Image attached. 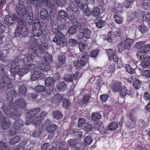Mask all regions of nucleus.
<instances>
[{"instance_id": "obj_6", "label": "nucleus", "mask_w": 150, "mask_h": 150, "mask_svg": "<svg viewBox=\"0 0 150 150\" xmlns=\"http://www.w3.org/2000/svg\"><path fill=\"white\" fill-rule=\"evenodd\" d=\"M40 111V108H37L30 110L27 115V118L25 122V124L27 125H30L34 121H37L38 119L37 117V114Z\"/></svg>"}, {"instance_id": "obj_64", "label": "nucleus", "mask_w": 150, "mask_h": 150, "mask_svg": "<svg viewBox=\"0 0 150 150\" xmlns=\"http://www.w3.org/2000/svg\"><path fill=\"white\" fill-rule=\"evenodd\" d=\"M142 49L146 53V52H147L150 51V45L148 44L147 45H145L142 46Z\"/></svg>"}, {"instance_id": "obj_33", "label": "nucleus", "mask_w": 150, "mask_h": 150, "mask_svg": "<svg viewBox=\"0 0 150 150\" xmlns=\"http://www.w3.org/2000/svg\"><path fill=\"white\" fill-rule=\"evenodd\" d=\"M40 15L41 18L43 20L47 19L49 16L47 11L45 9H42L41 11Z\"/></svg>"}, {"instance_id": "obj_60", "label": "nucleus", "mask_w": 150, "mask_h": 150, "mask_svg": "<svg viewBox=\"0 0 150 150\" xmlns=\"http://www.w3.org/2000/svg\"><path fill=\"white\" fill-rule=\"evenodd\" d=\"M125 68L127 71L129 73L134 74V70L132 69L129 64L126 65Z\"/></svg>"}, {"instance_id": "obj_46", "label": "nucleus", "mask_w": 150, "mask_h": 150, "mask_svg": "<svg viewBox=\"0 0 150 150\" xmlns=\"http://www.w3.org/2000/svg\"><path fill=\"white\" fill-rule=\"evenodd\" d=\"M128 93L127 90L125 87H122L120 90V95L123 97H125Z\"/></svg>"}, {"instance_id": "obj_40", "label": "nucleus", "mask_w": 150, "mask_h": 150, "mask_svg": "<svg viewBox=\"0 0 150 150\" xmlns=\"http://www.w3.org/2000/svg\"><path fill=\"white\" fill-rule=\"evenodd\" d=\"M17 128H19L21 129V127L23 125V122L21 119H18L14 122V125Z\"/></svg>"}, {"instance_id": "obj_42", "label": "nucleus", "mask_w": 150, "mask_h": 150, "mask_svg": "<svg viewBox=\"0 0 150 150\" xmlns=\"http://www.w3.org/2000/svg\"><path fill=\"white\" fill-rule=\"evenodd\" d=\"M53 115L54 117L56 119H61L62 117V114L59 111H57L53 112Z\"/></svg>"}, {"instance_id": "obj_8", "label": "nucleus", "mask_w": 150, "mask_h": 150, "mask_svg": "<svg viewBox=\"0 0 150 150\" xmlns=\"http://www.w3.org/2000/svg\"><path fill=\"white\" fill-rule=\"evenodd\" d=\"M1 85L2 87H7L8 88H10L11 86L10 85L11 84V80L9 77L6 75H3L1 80Z\"/></svg>"}, {"instance_id": "obj_38", "label": "nucleus", "mask_w": 150, "mask_h": 150, "mask_svg": "<svg viewBox=\"0 0 150 150\" xmlns=\"http://www.w3.org/2000/svg\"><path fill=\"white\" fill-rule=\"evenodd\" d=\"M20 138L19 136H16L10 140L9 141V143L11 144H15L18 142L20 141Z\"/></svg>"}, {"instance_id": "obj_18", "label": "nucleus", "mask_w": 150, "mask_h": 150, "mask_svg": "<svg viewBox=\"0 0 150 150\" xmlns=\"http://www.w3.org/2000/svg\"><path fill=\"white\" fill-rule=\"evenodd\" d=\"M41 72L39 70L35 71L33 74L31 75V79L32 80H36L40 78L42 76Z\"/></svg>"}, {"instance_id": "obj_1", "label": "nucleus", "mask_w": 150, "mask_h": 150, "mask_svg": "<svg viewBox=\"0 0 150 150\" xmlns=\"http://www.w3.org/2000/svg\"><path fill=\"white\" fill-rule=\"evenodd\" d=\"M24 62L23 59L21 60H19L18 58H16L11 63L12 67L11 69V71L13 72V74H17L20 76H23L27 74L29 70L33 69L35 67V65L31 64L27 65L21 68V62Z\"/></svg>"}, {"instance_id": "obj_48", "label": "nucleus", "mask_w": 150, "mask_h": 150, "mask_svg": "<svg viewBox=\"0 0 150 150\" xmlns=\"http://www.w3.org/2000/svg\"><path fill=\"white\" fill-rule=\"evenodd\" d=\"M36 92H41L45 90V87L41 85H37L36 86L35 88Z\"/></svg>"}, {"instance_id": "obj_63", "label": "nucleus", "mask_w": 150, "mask_h": 150, "mask_svg": "<svg viewBox=\"0 0 150 150\" xmlns=\"http://www.w3.org/2000/svg\"><path fill=\"white\" fill-rule=\"evenodd\" d=\"M0 150H9V149L4 144L0 141Z\"/></svg>"}, {"instance_id": "obj_52", "label": "nucleus", "mask_w": 150, "mask_h": 150, "mask_svg": "<svg viewBox=\"0 0 150 150\" xmlns=\"http://www.w3.org/2000/svg\"><path fill=\"white\" fill-rule=\"evenodd\" d=\"M114 18H115L116 22L118 24H120L122 23L123 21V18L121 16H119L115 15H114Z\"/></svg>"}, {"instance_id": "obj_61", "label": "nucleus", "mask_w": 150, "mask_h": 150, "mask_svg": "<svg viewBox=\"0 0 150 150\" xmlns=\"http://www.w3.org/2000/svg\"><path fill=\"white\" fill-rule=\"evenodd\" d=\"M128 127L129 128H133L134 127L136 126L135 121L129 120L127 124Z\"/></svg>"}, {"instance_id": "obj_7", "label": "nucleus", "mask_w": 150, "mask_h": 150, "mask_svg": "<svg viewBox=\"0 0 150 150\" xmlns=\"http://www.w3.org/2000/svg\"><path fill=\"white\" fill-rule=\"evenodd\" d=\"M32 33L34 36L38 37L42 34V31L40 29V23L38 19H35L34 21Z\"/></svg>"}, {"instance_id": "obj_35", "label": "nucleus", "mask_w": 150, "mask_h": 150, "mask_svg": "<svg viewBox=\"0 0 150 150\" xmlns=\"http://www.w3.org/2000/svg\"><path fill=\"white\" fill-rule=\"evenodd\" d=\"M84 145L80 143H75L73 146L74 150H81L84 149Z\"/></svg>"}, {"instance_id": "obj_50", "label": "nucleus", "mask_w": 150, "mask_h": 150, "mask_svg": "<svg viewBox=\"0 0 150 150\" xmlns=\"http://www.w3.org/2000/svg\"><path fill=\"white\" fill-rule=\"evenodd\" d=\"M134 1V0H127L124 2L125 6L126 8H129L132 6Z\"/></svg>"}, {"instance_id": "obj_51", "label": "nucleus", "mask_w": 150, "mask_h": 150, "mask_svg": "<svg viewBox=\"0 0 150 150\" xmlns=\"http://www.w3.org/2000/svg\"><path fill=\"white\" fill-rule=\"evenodd\" d=\"M118 125L115 122H113L111 123L109 127V129L111 130H113L116 129L118 127Z\"/></svg>"}, {"instance_id": "obj_34", "label": "nucleus", "mask_w": 150, "mask_h": 150, "mask_svg": "<svg viewBox=\"0 0 150 150\" xmlns=\"http://www.w3.org/2000/svg\"><path fill=\"white\" fill-rule=\"evenodd\" d=\"M27 93V89L23 85L20 86L19 87V94L20 95L25 96Z\"/></svg>"}, {"instance_id": "obj_3", "label": "nucleus", "mask_w": 150, "mask_h": 150, "mask_svg": "<svg viewBox=\"0 0 150 150\" xmlns=\"http://www.w3.org/2000/svg\"><path fill=\"white\" fill-rule=\"evenodd\" d=\"M16 11L21 17H24L26 22L30 24L33 23V17L29 13L28 9L24 6L21 5L17 7Z\"/></svg>"}, {"instance_id": "obj_15", "label": "nucleus", "mask_w": 150, "mask_h": 150, "mask_svg": "<svg viewBox=\"0 0 150 150\" xmlns=\"http://www.w3.org/2000/svg\"><path fill=\"white\" fill-rule=\"evenodd\" d=\"M47 114V113L45 111L42 112L40 115L37 117L38 120H37L34 123V125L35 127L40 126L41 125V120L44 118Z\"/></svg>"}, {"instance_id": "obj_30", "label": "nucleus", "mask_w": 150, "mask_h": 150, "mask_svg": "<svg viewBox=\"0 0 150 150\" xmlns=\"http://www.w3.org/2000/svg\"><path fill=\"white\" fill-rule=\"evenodd\" d=\"M93 140V139L92 137L90 135H88L85 137L83 142L85 145H88L91 144Z\"/></svg>"}, {"instance_id": "obj_5", "label": "nucleus", "mask_w": 150, "mask_h": 150, "mask_svg": "<svg viewBox=\"0 0 150 150\" xmlns=\"http://www.w3.org/2000/svg\"><path fill=\"white\" fill-rule=\"evenodd\" d=\"M57 25L56 28L53 27L52 31L54 33L56 36L53 38L52 41L57 45H63L66 43L65 40L64 35L57 28Z\"/></svg>"}, {"instance_id": "obj_14", "label": "nucleus", "mask_w": 150, "mask_h": 150, "mask_svg": "<svg viewBox=\"0 0 150 150\" xmlns=\"http://www.w3.org/2000/svg\"><path fill=\"white\" fill-rule=\"evenodd\" d=\"M57 90L59 91H63L67 88V85L64 81L59 82L56 85Z\"/></svg>"}, {"instance_id": "obj_41", "label": "nucleus", "mask_w": 150, "mask_h": 150, "mask_svg": "<svg viewBox=\"0 0 150 150\" xmlns=\"http://www.w3.org/2000/svg\"><path fill=\"white\" fill-rule=\"evenodd\" d=\"M57 126L54 124H52L48 127L47 131L50 133H52L54 132L57 129Z\"/></svg>"}, {"instance_id": "obj_36", "label": "nucleus", "mask_w": 150, "mask_h": 150, "mask_svg": "<svg viewBox=\"0 0 150 150\" xmlns=\"http://www.w3.org/2000/svg\"><path fill=\"white\" fill-rule=\"evenodd\" d=\"M91 118L93 120L96 121L101 119V115L98 113H93L91 116Z\"/></svg>"}, {"instance_id": "obj_58", "label": "nucleus", "mask_w": 150, "mask_h": 150, "mask_svg": "<svg viewBox=\"0 0 150 150\" xmlns=\"http://www.w3.org/2000/svg\"><path fill=\"white\" fill-rule=\"evenodd\" d=\"M139 31L142 33H144L147 31V28L144 25H139Z\"/></svg>"}, {"instance_id": "obj_4", "label": "nucleus", "mask_w": 150, "mask_h": 150, "mask_svg": "<svg viewBox=\"0 0 150 150\" xmlns=\"http://www.w3.org/2000/svg\"><path fill=\"white\" fill-rule=\"evenodd\" d=\"M2 108L6 114L10 115L11 117L14 119H16L21 115L19 111L8 103H3Z\"/></svg>"}, {"instance_id": "obj_9", "label": "nucleus", "mask_w": 150, "mask_h": 150, "mask_svg": "<svg viewBox=\"0 0 150 150\" xmlns=\"http://www.w3.org/2000/svg\"><path fill=\"white\" fill-rule=\"evenodd\" d=\"M27 32V29L25 26L23 25H21L17 27L15 33L16 36L18 37L26 34Z\"/></svg>"}, {"instance_id": "obj_44", "label": "nucleus", "mask_w": 150, "mask_h": 150, "mask_svg": "<svg viewBox=\"0 0 150 150\" xmlns=\"http://www.w3.org/2000/svg\"><path fill=\"white\" fill-rule=\"evenodd\" d=\"M128 16L132 19H134L135 17L139 16L138 13H136L134 11H129L128 14Z\"/></svg>"}, {"instance_id": "obj_22", "label": "nucleus", "mask_w": 150, "mask_h": 150, "mask_svg": "<svg viewBox=\"0 0 150 150\" xmlns=\"http://www.w3.org/2000/svg\"><path fill=\"white\" fill-rule=\"evenodd\" d=\"M11 125V121L8 119H4L3 121L2 127L4 129H8Z\"/></svg>"}, {"instance_id": "obj_53", "label": "nucleus", "mask_w": 150, "mask_h": 150, "mask_svg": "<svg viewBox=\"0 0 150 150\" xmlns=\"http://www.w3.org/2000/svg\"><path fill=\"white\" fill-rule=\"evenodd\" d=\"M129 115L130 120L135 121V120L136 119V116L134 110H132L130 111Z\"/></svg>"}, {"instance_id": "obj_31", "label": "nucleus", "mask_w": 150, "mask_h": 150, "mask_svg": "<svg viewBox=\"0 0 150 150\" xmlns=\"http://www.w3.org/2000/svg\"><path fill=\"white\" fill-rule=\"evenodd\" d=\"M122 87V84L120 83H115L112 86V88L115 92H118Z\"/></svg>"}, {"instance_id": "obj_25", "label": "nucleus", "mask_w": 150, "mask_h": 150, "mask_svg": "<svg viewBox=\"0 0 150 150\" xmlns=\"http://www.w3.org/2000/svg\"><path fill=\"white\" fill-rule=\"evenodd\" d=\"M123 11L122 6L118 4H116L115 7L113 9L112 11L115 13H120Z\"/></svg>"}, {"instance_id": "obj_32", "label": "nucleus", "mask_w": 150, "mask_h": 150, "mask_svg": "<svg viewBox=\"0 0 150 150\" xmlns=\"http://www.w3.org/2000/svg\"><path fill=\"white\" fill-rule=\"evenodd\" d=\"M133 42V40L132 39L127 38L125 39V44L127 48V50L129 49Z\"/></svg>"}, {"instance_id": "obj_26", "label": "nucleus", "mask_w": 150, "mask_h": 150, "mask_svg": "<svg viewBox=\"0 0 150 150\" xmlns=\"http://www.w3.org/2000/svg\"><path fill=\"white\" fill-rule=\"evenodd\" d=\"M55 82L54 79L51 77H49L45 80V84L46 86H49L50 85H53Z\"/></svg>"}, {"instance_id": "obj_11", "label": "nucleus", "mask_w": 150, "mask_h": 150, "mask_svg": "<svg viewBox=\"0 0 150 150\" xmlns=\"http://www.w3.org/2000/svg\"><path fill=\"white\" fill-rule=\"evenodd\" d=\"M31 3L38 6L40 4L46 5L49 6L51 4V1L50 0H29Z\"/></svg>"}, {"instance_id": "obj_2", "label": "nucleus", "mask_w": 150, "mask_h": 150, "mask_svg": "<svg viewBox=\"0 0 150 150\" xmlns=\"http://www.w3.org/2000/svg\"><path fill=\"white\" fill-rule=\"evenodd\" d=\"M29 42L30 47L32 51L27 54L24 55L23 60L25 63H29L34 61L37 57V53L39 52L40 46L38 40L34 37H32Z\"/></svg>"}, {"instance_id": "obj_37", "label": "nucleus", "mask_w": 150, "mask_h": 150, "mask_svg": "<svg viewBox=\"0 0 150 150\" xmlns=\"http://www.w3.org/2000/svg\"><path fill=\"white\" fill-rule=\"evenodd\" d=\"M106 51L107 52L109 57V60L111 61L112 59V56L116 53L117 52L115 51H113L111 49H108L106 50Z\"/></svg>"}, {"instance_id": "obj_29", "label": "nucleus", "mask_w": 150, "mask_h": 150, "mask_svg": "<svg viewBox=\"0 0 150 150\" xmlns=\"http://www.w3.org/2000/svg\"><path fill=\"white\" fill-rule=\"evenodd\" d=\"M83 34L85 37L87 38H90L91 35V30L86 28L83 30Z\"/></svg>"}, {"instance_id": "obj_54", "label": "nucleus", "mask_w": 150, "mask_h": 150, "mask_svg": "<svg viewBox=\"0 0 150 150\" xmlns=\"http://www.w3.org/2000/svg\"><path fill=\"white\" fill-rule=\"evenodd\" d=\"M48 47V45L46 43L41 44L40 45L39 52L41 53H43L44 51H43L42 50L47 49V48Z\"/></svg>"}, {"instance_id": "obj_39", "label": "nucleus", "mask_w": 150, "mask_h": 150, "mask_svg": "<svg viewBox=\"0 0 150 150\" xmlns=\"http://www.w3.org/2000/svg\"><path fill=\"white\" fill-rule=\"evenodd\" d=\"M144 8L147 10L150 8V0H144L142 4Z\"/></svg>"}, {"instance_id": "obj_17", "label": "nucleus", "mask_w": 150, "mask_h": 150, "mask_svg": "<svg viewBox=\"0 0 150 150\" xmlns=\"http://www.w3.org/2000/svg\"><path fill=\"white\" fill-rule=\"evenodd\" d=\"M88 57L89 55L87 54H85L83 55L79 63V65L80 64L81 67V66H84L86 64L88 61Z\"/></svg>"}, {"instance_id": "obj_59", "label": "nucleus", "mask_w": 150, "mask_h": 150, "mask_svg": "<svg viewBox=\"0 0 150 150\" xmlns=\"http://www.w3.org/2000/svg\"><path fill=\"white\" fill-rule=\"evenodd\" d=\"M77 42L76 40L72 38L69 39V44L71 47L75 46L77 44Z\"/></svg>"}, {"instance_id": "obj_49", "label": "nucleus", "mask_w": 150, "mask_h": 150, "mask_svg": "<svg viewBox=\"0 0 150 150\" xmlns=\"http://www.w3.org/2000/svg\"><path fill=\"white\" fill-rule=\"evenodd\" d=\"M118 48L119 51L120 52L125 49L127 50V48L126 47V46H125V43L123 42H121L119 43L118 45Z\"/></svg>"}, {"instance_id": "obj_62", "label": "nucleus", "mask_w": 150, "mask_h": 150, "mask_svg": "<svg viewBox=\"0 0 150 150\" xmlns=\"http://www.w3.org/2000/svg\"><path fill=\"white\" fill-rule=\"evenodd\" d=\"M86 122L85 119L83 118H80L78 120V125L79 126H82Z\"/></svg>"}, {"instance_id": "obj_43", "label": "nucleus", "mask_w": 150, "mask_h": 150, "mask_svg": "<svg viewBox=\"0 0 150 150\" xmlns=\"http://www.w3.org/2000/svg\"><path fill=\"white\" fill-rule=\"evenodd\" d=\"M141 82L138 80H137L133 82V86L136 89H138L141 87Z\"/></svg>"}, {"instance_id": "obj_23", "label": "nucleus", "mask_w": 150, "mask_h": 150, "mask_svg": "<svg viewBox=\"0 0 150 150\" xmlns=\"http://www.w3.org/2000/svg\"><path fill=\"white\" fill-rule=\"evenodd\" d=\"M14 20L9 15L6 16L4 19V22L6 24L10 25L14 23Z\"/></svg>"}, {"instance_id": "obj_56", "label": "nucleus", "mask_w": 150, "mask_h": 150, "mask_svg": "<svg viewBox=\"0 0 150 150\" xmlns=\"http://www.w3.org/2000/svg\"><path fill=\"white\" fill-rule=\"evenodd\" d=\"M100 13V10L98 7H96L93 8L92 12V14L93 16H97Z\"/></svg>"}, {"instance_id": "obj_21", "label": "nucleus", "mask_w": 150, "mask_h": 150, "mask_svg": "<svg viewBox=\"0 0 150 150\" xmlns=\"http://www.w3.org/2000/svg\"><path fill=\"white\" fill-rule=\"evenodd\" d=\"M41 54L45 61L50 63L52 61V57L48 52L43 51Z\"/></svg>"}, {"instance_id": "obj_28", "label": "nucleus", "mask_w": 150, "mask_h": 150, "mask_svg": "<svg viewBox=\"0 0 150 150\" xmlns=\"http://www.w3.org/2000/svg\"><path fill=\"white\" fill-rule=\"evenodd\" d=\"M59 16L64 20H66L69 16L67 13L63 10H60L58 12Z\"/></svg>"}, {"instance_id": "obj_55", "label": "nucleus", "mask_w": 150, "mask_h": 150, "mask_svg": "<svg viewBox=\"0 0 150 150\" xmlns=\"http://www.w3.org/2000/svg\"><path fill=\"white\" fill-rule=\"evenodd\" d=\"M96 26L99 28H101L104 26L105 24V22L103 20L99 21L96 23Z\"/></svg>"}, {"instance_id": "obj_20", "label": "nucleus", "mask_w": 150, "mask_h": 150, "mask_svg": "<svg viewBox=\"0 0 150 150\" xmlns=\"http://www.w3.org/2000/svg\"><path fill=\"white\" fill-rule=\"evenodd\" d=\"M20 131L19 128H17L13 125V126L11 128L9 131V134L11 136L15 135L19 133Z\"/></svg>"}, {"instance_id": "obj_13", "label": "nucleus", "mask_w": 150, "mask_h": 150, "mask_svg": "<svg viewBox=\"0 0 150 150\" xmlns=\"http://www.w3.org/2000/svg\"><path fill=\"white\" fill-rule=\"evenodd\" d=\"M71 23L77 29L81 30L84 27V23L78 21L75 19H74L71 21Z\"/></svg>"}, {"instance_id": "obj_10", "label": "nucleus", "mask_w": 150, "mask_h": 150, "mask_svg": "<svg viewBox=\"0 0 150 150\" xmlns=\"http://www.w3.org/2000/svg\"><path fill=\"white\" fill-rule=\"evenodd\" d=\"M27 103L25 100L22 98L16 99L15 101V105L16 108H24L26 106Z\"/></svg>"}, {"instance_id": "obj_47", "label": "nucleus", "mask_w": 150, "mask_h": 150, "mask_svg": "<svg viewBox=\"0 0 150 150\" xmlns=\"http://www.w3.org/2000/svg\"><path fill=\"white\" fill-rule=\"evenodd\" d=\"M64 79L66 82H72V78L70 74H68L64 75Z\"/></svg>"}, {"instance_id": "obj_12", "label": "nucleus", "mask_w": 150, "mask_h": 150, "mask_svg": "<svg viewBox=\"0 0 150 150\" xmlns=\"http://www.w3.org/2000/svg\"><path fill=\"white\" fill-rule=\"evenodd\" d=\"M93 128L96 130H100L101 133L104 134L105 132V129L104 128V127L101 122H99L94 124Z\"/></svg>"}, {"instance_id": "obj_24", "label": "nucleus", "mask_w": 150, "mask_h": 150, "mask_svg": "<svg viewBox=\"0 0 150 150\" xmlns=\"http://www.w3.org/2000/svg\"><path fill=\"white\" fill-rule=\"evenodd\" d=\"M40 70L43 71H47L50 69V65L49 63L44 62L40 64Z\"/></svg>"}, {"instance_id": "obj_45", "label": "nucleus", "mask_w": 150, "mask_h": 150, "mask_svg": "<svg viewBox=\"0 0 150 150\" xmlns=\"http://www.w3.org/2000/svg\"><path fill=\"white\" fill-rule=\"evenodd\" d=\"M71 103L68 99H66L63 100V107L67 109L70 106Z\"/></svg>"}, {"instance_id": "obj_16", "label": "nucleus", "mask_w": 150, "mask_h": 150, "mask_svg": "<svg viewBox=\"0 0 150 150\" xmlns=\"http://www.w3.org/2000/svg\"><path fill=\"white\" fill-rule=\"evenodd\" d=\"M140 66L142 69L146 68L150 66V56H147L145 59L142 61Z\"/></svg>"}, {"instance_id": "obj_57", "label": "nucleus", "mask_w": 150, "mask_h": 150, "mask_svg": "<svg viewBox=\"0 0 150 150\" xmlns=\"http://www.w3.org/2000/svg\"><path fill=\"white\" fill-rule=\"evenodd\" d=\"M58 58L59 62L62 64H63L64 63L66 60L65 56L63 55H60L58 56Z\"/></svg>"}, {"instance_id": "obj_19", "label": "nucleus", "mask_w": 150, "mask_h": 150, "mask_svg": "<svg viewBox=\"0 0 150 150\" xmlns=\"http://www.w3.org/2000/svg\"><path fill=\"white\" fill-rule=\"evenodd\" d=\"M145 52L143 50H139L137 52L136 55L138 59L140 60L145 59L146 56Z\"/></svg>"}, {"instance_id": "obj_27", "label": "nucleus", "mask_w": 150, "mask_h": 150, "mask_svg": "<svg viewBox=\"0 0 150 150\" xmlns=\"http://www.w3.org/2000/svg\"><path fill=\"white\" fill-rule=\"evenodd\" d=\"M62 98V96L59 94H56L52 98V101L54 103H58L60 102Z\"/></svg>"}]
</instances>
